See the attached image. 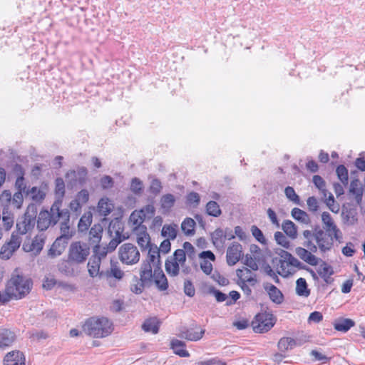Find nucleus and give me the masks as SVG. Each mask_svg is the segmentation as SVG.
<instances>
[{"instance_id":"1","label":"nucleus","mask_w":365,"mask_h":365,"mask_svg":"<svg viewBox=\"0 0 365 365\" xmlns=\"http://www.w3.org/2000/svg\"><path fill=\"white\" fill-rule=\"evenodd\" d=\"M140 277L143 282H153L160 291L168 288L166 276L160 267V257L157 248H150L146 260L143 263Z\"/></svg>"},{"instance_id":"2","label":"nucleus","mask_w":365,"mask_h":365,"mask_svg":"<svg viewBox=\"0 0 365 365\" xmlns=\"http://www.w3.org/2000/svg\"><path fill=\"white\" fill-rule=\"evenodd\" d=\"M32 285L31 279L19 274L12 275L6 283L5 293L11 299H21L30 292Z\"/></svg>"},{"instance_id":"3","label":"nucleus","mask_w":365,"mask_h":365,"mask_svg":"<svg viewBox=\"0 0 365 365\" xmlns=\"http://www.w3.org/2000/svg\"><path fill=\"white\" fill-rule=\"evenodd\" d=\"M83 331L93 338H103L111 334L112 323L106 317H91L86 321Z\"/></svg>"},{"instance_id":"4","label":"nucleus","mask_w":365,"mask_h":365,"mask_svg":"<svg viewBox=\"0 0 365 365\" xmlns=\"http://www.w3.org/2000/svg\"><path fill=\"white\" fill-rule=\"evenodd\" d=\"M280 257H275L272 262L274 267L277 269L278 274L283 277H287L293 274L296 269H302V264L297 258L293 257L289 252L282 250Z\"/></svg>"},{"instance_id":"5","label":"nucleus","mask_w":365,"mask_h":365,"mask_svg":"<svg viewBox=\"0 0 365 365\" xmlns=\"http://www.w3.org/2000/svg\"><path fill=\"white\" fill-rule=\"evenodd\" d=\"M61 203V200H56L52 205L50 211L41 210L39 212L37 220V228L38 230L44 231L58 222Z\"/></svg>"},{"instance_id":"6","label":"nucleus","mask_w":365,"mask_h":365,"mask_svg":"<svg viewBox=\"0 0 365 365\" xmlns=\"http://www.w3.org/2000/svg\"><path fill=\"white\" fill-rule=\"evenodd\" d=\"M186 258L183 250H177L173 256L170 257L165 262V270L168 274L175 277L179 274L180 268L182 272L187 274L190 272V268L185 265Z\"/></svg>"},{"instance_id":"7","label":"nucleus","mask_w":365,"mask_h":365,"mask_svg":"<svg viewBox=\"0 0 365 365\" xmlns=\"http://www.w3.org/2000/svg\"><path fill=\"white\" fill-rule=\"evenodd\" d=\"M90 255L89 246L82 242H73L68 249V259L76 264L84 263Z\"/></svg>"},{"instance_id":"8","label":"nucleus","mask_w":365,"mask_h":365,"mask_svg":"<svg viewBox=\"0 0 365 365\" xmlns=\"http://www.w3.org/2000/svg\"><path fill=\"white\" fill-rule=\"evenodd\" d=\"M140 256L137 247L131 243H125L118 250L119 259L127 265L137 264L140 260Z\"/></svg>"},{"instance_id":"9","label":"nucleus","mask_w":365,"mask_h":365,"mask_svg":"<svg viewBox=\"0 0 365 365\" xmlns=\"http://www.w3.org/2000/svg\"><path fill=\"white\" fill-rule=\"evenodd\" d=\"M274 323L273 314L264 312L255 317V319L252 322V327L256 333H264L271 329Z\"/></svg>"},{"instance_id":"10","label":"nucleus","mask_w":365,"mask_h":365,"mask_svg":"<svg viewBox=\"0 0 365 365\" xmlns=\"http://www.w3.org/2000/svg\"><path fill=\"white\" fill-rule=\"evenodd\" d=\"M22 242V238L15 232L11 234L9 242L3 245L0 250V258L1 259H9L14 253L19 248Z\"/></svg>"},{"instance_id":"11","label":"nucleus","mask_w":365,"mask_h":365,"mask_svg":"<svg viewBox=\"0 0 365 365\" xmlns=\"http://www.w3.org/2000/svg\"><path fill=\"white\" fill-rule=\"evenodd\" d=\"M108 232L110 236L113 237V239L110 241L107 248H108L110 252H112L125 239L121 234L123 229L120 222L118 221H112L110 223Z\"/></svg>"},{"instance_id":"12","label":"nucleus","mask_w":365,"mask_h":365,"mask_svg":"<svg viewBox=\"0 0 365 365\" xmlns=\"http://www.w3.org/2000/svg\"><path fill=\"white\" fill-rule=\"evenodd\" d=\"M314 236L322 252H326L331 248L333 245V238H334L333 233L319 230L315 232Z\"/></svg>"},{"instance_id":"13","label":"nucleus","mask_w":365,"mask_h":365,"mask_svg":"<svg viewBox=\"0 0 365 365\" xmlns=\"http://www.w3.org/2000/svg\"><path fill=\"white\" fill-rule=\"evenodd\" d=\"M58 221H60L61 237L68 240L72 237V233L70 232V213L68 210L59 209Z\"/></svg>"},{"instance_id":"14","label":"nucleus","mask_w":365,"mask_h":365,"mask_svg":"<svg viewBox=\"0 0 365 365\" xmlns=\"http://www.w3.org/2000/svg\"><path fill=\"white\" fill-rule=\"evenodd\" d=\"M242 255V245L238 242L232 243L227 250V263L230 266L235 265L240 259Z\"/></svg>"},{"instance_id":"15","label":"nucleus","mask_w":365,"mask_h":365,"mask_svg":"<svg viewBox=\"0 0 365 365\" xmlns=\"http://www.w3.org/2000/svg\"><path fill=\"white\" fill-rule=\"evenodd\" d=\"M200 259V265L202 271L205 274H210L212 271V264L211 262L215 260V255L211 251H203L199 254Z\"/></svg>"},{"instance_id":"16","label":"nucleus","mask_w":365,"mask_h":365,"mask_svg":"<svg viewBox=\"0 0 365 365\" xmlns=\"http://www.w3.org/2000/svg\"><path fill=\"white\" fill-rule=\"evenodd\" d=\"M322 221L323 222L324 228L326 230V232L333 233L334 238L336 240H338L340 237V230L337 228L331 215L328 212H322Z\"/></svg>"},{"instance_id":"17","label":"nucleus","mask_w":365,"mask_h":365,"mask_svg":"<svg viewBox=\"0 0 365 365\" xmlns=\"http://www.w3.org/2000/svg\"><path fill=\"white\" fill-rule=\"evenodd\" d=\"M236 275L237 277V282H247L252 287L257 283V275L247 267L237 269L236 270Z\"/></svg>"},{"instance_id":"18","label":"nucleus","mask_w":365,"mask_h":365,"mask_svg":"<svg viewBox=\"0 0 365 365\" xmlns=\"http://www.w3.org/2000/svg\"><path fill=\"white\" fill-rule=\"evenodd\" d=\"M24 354L18 350L11 351L6 354L4 365H25Z\"/></svg>"},{"instance_id":"19","label":"nucleus","mask_w":365,"mask_h":365,"mask_svg":"<svg viewBox=\"0 0 365 365\" xmlns=\"http://www.w3.org/2000/svg\"><path fill=\"white\" fill-rule=\"evenodd\" d=\"M145 219V214H143L142 211L135 210L131 213L128 224L133 232L140 231L141 227H146L143 225Z\"/></svg>"},{"instance_id":"20","label":"nucleus","mask_w":365,"mask_h":365,"mask_svg":"<svg viewBox=\"0 0 365 365\" xmlns=\"http://www.w3.org/2000/svg\"><path fill=\"white\" fill-rule=\"evenodd\" d=\"M77 264L75 262L69 260H62L58 264V269L62 274L68 276L74 277L78 274L80 272Z\"/></svg>"},{"instance_id":"21","label":"nucleus","mask_w":365,"mask_h":365,"mask_svg":"<svg viewBox=\"0 0 365 365\" xmlns=\"http://www.w3.org/2000/svg\"><path fill=\"white\" fill-rule=\"evenodd\" d=\"M140 231H137L133 232V234L136 236V242L138 245L142 249H150V248H157L156 246L153 247L150 243V238L149 235L147 232L146 227H141ZM150 250H148L149 251Z\"/></svg>"},{"instance_id":"22","label":"nucleus","mask_w":365,"mask_h":365,"mask_svg":"<svg viewBox=\"0 0 365 365\" xmlns=\"http://www.w3.org/2000/svg\"><path fill=\"white\" fill-rule=\"evenodd\" d=\"M296 255L303 261L312 266L318 264L319 259L308 250L298 247L295 249Z\"/></svg>"},{"instance_id":"23","label":"nucleus","mask_w":365,"mask_h":365,"mask_svg":"<svg viewBox=\"0 0 365 365\" xmlns=\"http://www.w3.org/2000/svg\"><path fill=\"white\" fill-rule=\"evenodd\" d=\"M263 287L273 302L276 304H281L282 302L283 294L277 287L267 282L264 283Z\"/></svg>"},{"instance_id":"24","label":"nucleus","mask_w":365,"mask_h":365,"mask_svg":"<svg viewBox=\"0 0 365 365\" xmlns=\"http://www.w3.org/2000/svg\"><path fill=\"white\" fill-rule=\"evenodd\" d=\"M344 223L346 225H354L358 222L357 211L355 208L344 207L341 212Z\"/></svg>"},{"instance_id":"25","label":"nucleus","mask_w":365,"mask_h":365,"mask_svg":"<svg viewBox=\"0 0 365 365\" xmlns=\"http://www.w3.org/2000/svg\"><path fill=\"white\" fill-rule=\"evenodd\" d=\"M205 333V330L200 328H190L185 331H182L180 336L189 341H198L200 340Z\"/></svg>"},{"instance_id":"26","label":"nucleus","mask_w":365,"mask_h":365,"mask_svg":"<svg viewBox=\"0 0 365 365\" xmlns=\"http://www.w3.org/2000/svg\"><path fill=\"white\" fill-rule=\"evenodd\" d=\"M36 207L34 205H30L27 207L24 215L21 218L23 221H25L27 229L31 230L34 228L36 222Z\"/></svg>"},{"instance_id":"27","label":"nucleus","mask_w":365,"mask_h":365,"mask_svg":"<svg viewBox=\"0 0 365 365\" xmlns=\"http://www.w3.org/2000/svg\"><path fill=\"white\" fill-rule=\"evenodd\" d=\"M16 339L15 334L7 329H0V347L11 345Z\"/></svg>"},{"instance_id":"28","label":"nucleus","mask_w":365,"mask_h":365,"mask_svg":"<svg viewBox=\"0 0 365 365\" xmlns=\"http://www.w3.org/2000/svg\"><path fill=\"white\" fill-rule=\"evenodd\" d=\"M45 240L46 237L44 234L38 235L34 239L29 249H27L26 247L24 245L23 247V249L26 252L34 251L36 253H39L43 247Z\"/></svg>"},{"instance_id":"29","label":"nucleus","mask_w":365,"mask_h":365,"mask_svg":"<svg viewBox=\"0 0 365 365\" xmlns=\"http://www.w3.org/2000/svg\"><path fill=\"white\" fill-rule=\"evenodd\" d=\"M113 209V205L108 197L101 198L98 204L97 210L102 216L108 215Z\"/></svg>"},{"instance_id":"30","label":"nucleus","mask_w":365,"mask_h":365,"mask_svg":"<svg viewBox=\"0 0 365 365\" xmlns=\"http://www.w3.org/2000/svg\"><path fill=\"white\" fill-rule=\"evenodd\" d=\"M349 193L354 196L357 204H360L362 200L363 190L359 180H351L349 186Z\"/></svg>"},{"instance_id":"31","label":"nucleus","mask_w":365,"mask_h":365,"mask_svg":"<svg viewBox=\"0 0 365 365\" xmlns=\"http://www.w3.org/2000/svg\"><path fill=\"white\" fill-rule=\"evenodd\" d=\"M103 275L105 277L114 278L120 281L123 278L125 274L116 263L111 262L110 267L103 273Z\"/></svg>"},{"instance_id":"32","label":"nucleus","mask_w":365,"mask_h":365,"mask_svg":"<svg viewBox=\"0 0 365 365\" xmlns=\"http://www.w3.org/2000/svg\"><path fill=\"white\" fill-rule=\"evenodd\" d=\"M63 240H64L63 238L60 237H58L54 241L51 247L48 250L49 256H51L52 257H56L61 255L63 253V252L64 251V249H65L64 244L66 243V242H64L63 243H62Z\"/></svg>"},{"instance_id":"33","label":"nucleus","mask_w":365,"mask_h":365,"mask_svg":"<svg viewBox=\"0 0 365 365\" xmlns=\"http://www.w3.org/2000/svg\"><path fill=\"white\" fill-rule=\"evenodd\" d=\"M355 323L350 319H338L334 322V327L336 330L346 332L354 326Z\"/></svg>"},{"instance_id":"34","label":"nucleus","mask_w":365,"mask_h":365,"mask_svg":"<svg viewBox=\"0 0 365 365\" xmlns=\"http://www.w3.org/2000/svg\"><path fill=\"white\" fill-rule=\"evenodd\" d=\"M170 346L175 354L181 357H188L190 356L189 352L185 349V344L183 341L173 339L171 341Z\"/></svg>"},{"instance_id":"35","label":"nucleus","mask_w":365,"mask_h":365,"mask_svg":"<svg viewBox=\"0 0 365 365\" xmlns=\"http://www.w3.org/2000/svg\"><path fill=\"white\" fill-rule=\"evenodd\" d=\"M211 238L213 245L216 247H222L226 241L224 230L218 228L216 229L211 235Z\"/></svg>"},{"instance_id":"36","label":"nucleus","mask_w":365,"mask_h":365,"mask_svg":"<svg viewBox=\"0 0 365 365\" xmlns=\"http://www.w3.org/2000/svg\"><path fill=\"white\" fill-rule=\"evenodd\" d=\"M100 265L101 262L99 259L91 258L88 262V271L90 277H95L98 275H103V273H100Z\"/></svg>"},{"instance_id":"37","label":"nucleus","mask_w":365,"mask_h":365,"mask_svg":"<svg viewBox=\"0 0 365 365\" xmlns=\"http://www.w3.org/2000/svg\"><path fill=\"white\" fill-rule=\"evenodd\" d=\"M103 227L100 224H95L89 232V240L92 243H98L102 237Z\"/></svg>"},{"instance_id":"38","label":"nucleus","mask_w":365,"mask_h":365,"mask_svg":"<svg viewBox=\"0 0 365 365\" xmlns=\"http://www.w3.org/2000/svg\"><path fill=\"white\" fill-rule=\"evenodd\" d=\"M195 222L190 217H186L181 224V230L185 235L192 236L195 234Z\"/></svg>"},{"instance_id":"39","label":"nucleus","mask_w":365,"mask_h":365,"mask_svg":"<svg viewBox=\"0 0 365 365\" xmlns=\"http://www.w3.org/2000/svg\"><path fill=\"white\" fill-rule=\"evenodd\" d=\"M142 329L146 332L157 334L159 329V322L156 318L148 319L143 324Z\"/></svg>"},{"instance_id":"40","label":"nucleus","mask_w":365,"mask_h":365,"mask_svg":"<svg viewBox=\"0 0 365 365\" xmlns=\"http://www.w3.org/2000/svg\"><path fill=\"white\" fill-rule=\"evenodd\" d=\"M178 228V227L175 224L165 225L163 227L161 235L167 239L174 240L177 236Z\"/></svg>"},{"instance_id":"41","label":"nucleus","mask_w":365,"mask_h":365,"mask_svg":"<svg viewBox=\"0 0 365 365\" xmlns=\"http://www.w3.org/2000/svg\"><path fill=\"white\" fill-rule=\"evenodd\" d=\"M296 293L301 297H307L310 294V290L307 287V284L304 278H299L296 282Z\"/></svg>"},{"instance_id":"42","label":"nucleus","mask_w":365,"mask_h":365,"mask_svg":"<svg viewBox=\"0 0 365 365\" xmlns=\"http://www.w3.org/2000/svg\"><path fill=\"white\" fill-rule=\"evenodd\" d=\"M175 202V197L172 194H165L160 199V205L162 209L168 212L173 207Z\"/></svg>"},{"instance_id":"43","label":"nucleus","mask_w":365,"mask_h":365,"mask_svg":"<svg viewBox=\"0 0 365 365\" xmlns=\"http://www.w3.org/2000/svg\"><path fill=\"white\" fill-rule=\"evenodd\" d=\"M297 344L296 341L291 337H283L278 342V349L282 352H285L292 349Z\"/></svg>"},{"instance_id":"44","label":"nucleus","mask_w":365,"mask_h":365,"mask_svg":"<svg viewBox=\"0 0 365 365\" xmlns=\"http://www.w3.org/2000/svg\"><path fill=\"white\" fill-rule=\"evenodd\" d=\"M283 231L292 239H295L297 235V227L290 220H285L282 225Z\"/></svg>"},{"instance_id":"45","label":"nucleus","mask_w":365,"mask_h":365,"mask_svg":"<svg viewBox=\"0 0 365 365\" xmlns=\"http://www.w3.org/2000/svg\"><path fill=\"white\" fill-rule=\"evenodd\" d=\"M2 223L6 231L11 230L14 223V215L10 212L4 210L2 213Z\"/></svg>"},{"instance_id":"46","label":"nucleus","mask_w":365,"mask_h":365,"mask_svg":"<svg viewBox=\"0 0 365 365\" xmlns=\"http://www.w3.org/2000/svg\"><path fill=\"white\" fill-rule=\"evenodd\" d=\"M322 198L324 201V203L328 207V208L334 213H338L339 211V205L336 202L334 195L328 192V195L326 197L322 196Z\"/></svg>"},{"instance_id":"47","label":"nucleus","mask_w":365,"mask_h":365,"mask_svg":"<svg viewBox=\"0 0 365 365\" xmlns=\"http://www.w3.org/2000/svg\"><path fill=\"white\" fill-rule=\"evenodd\" d=\"M146 284H150V283L143 282L141 277L140 279L135 277L130 284V291L135 294H140L143 290L144 285Z\"/></svg>"},{"instance_id":"48","label":"nucleus","mask_w":365,"mask_h":365,"mask_svg":"<svg viewBox=\"0 0 365 365\" xmlns=\"http://www.w3.org/2000/svg\"><path fill=\"white\" fill-rule=\"evenodd\" d=\"M313 183L320 191L324 197L328 195V190L326 189V182L319 175H314L312 179Z\"/></svg>"},{"instance_id":"49","label":"nucleus","mask_w":365,"mask_h":365,"mask_svg":"<svg viewBox=\"0 0 365 365\" xmlns=\"http://www.w3.org/2000/svg\"><path fill=\"white\" fill-rule=\"evenodd\" d=\"M291 215L294 219L301 222L307 223L309 222V216L307 213L299 208H293L291 212Z\"/></svg>"},{"instance_id":"50","label":"nucleus","mask_w":365,"mask_h":365,"mask_svg":"<svg viewBox=\"0 0 365 365\" xmlns=\"http://www.w3.org/2000/svg\"><path fill=\"white\" fill-rule=\"evenodd\" d=\"M16 170H19L21 173V176L18 177L15 182V187L17 189V192H24L26 188V184L25 182V180L24 178V173L22 172V168L21 165H16Z\"/></svg>"},{"instance_id":"51","label":"nucleus","mask_w":365,"mask_h":365,"mask_svg":"<svg viewBox=\"0 0 365 365\" xmlns=\"http://www.w3.org/2000/svg\"><path fill=\"white\" fill-rule=\"evenodd\" d=\"M207 213L213 217H218L222 212L219 205L215 201H210L206 205Z\"/></svg>"},{"instance_id":"52","label":"nucleus","mask_w":365,"mask_h":365,"mask_svg":"<svg viewBox=\"0 0 365 365\" xmlns=\"http://www.w3.org/2000/svg\"><path fill=\"white\" fill-rule=\"evenodd\" d=\"M318 274L327 282L328 279L333 274V270L331 266L325 262H323L319 267Z\"/></svg>"},{"instance_id":"53","label":"nucleus","mask_w":365,"mask_h":365,"mask_svg":"<svg viewBox=\"0 0 365 365\" xmlns=\"http://www.w3.org/2000/svg\"><path fill=\"white\" fill-rule=\"evenodd\" d=\"M286 197L295 205H300L299 196L296 193L294 189L291 186H287L284 189Z\"/></svg>"},{"instance_id":"54","label":"nucleus","mask_w":365,"mask_h":365,"mask_svg":"<svg viewBox=\"0 0 365 365\" xmlns=\"http://www.w3.org/2000/svg\"><path fill=\"white\" fill-rule=\"evenodd\" d=\"M336 173L339 180L341 182V183L346 186L348 185L349 178H348V170L344 165H339L336 168Z\"/></svg>"},{"instance_id":"55","label":"nucleus","mask_w":365,"mask_h":365,"mask_svg":"<svg viewBox=\"0 0 365 365\" xmlns=\"http://www.w3.org/2000/svg\"><path fill=\"white\" fill-rule=\"evenodd\" d=\"M200 202V197L197 192H190L186 196L187 204L192 207H197Z\"/></svg>"},{"instance_id":"56","label":"nucleus","mask_w":365,"mask_h":365,"mask_svg":"<svg viewBox=\"0 0 365 365\" xmlns=\"http://www.w3.org/2000/svg\"><path fill=\"white\" fill-rule=\"evenodd\" d=\"M274 239L277 244L282 246L284 248H289L290 242L287 237L281 232H276L274 234Z\"/></svg>"},{"instance_id":"57","label":"nucleus","mask_w":365,"mask_h":365,"mask_svg":"<svg viewBox=\"0 0 365 365\" xmlns=\"http://www.w3.org/2000/svg\"><path fill=\"white\" fill-rule=\"evenodd\" d=\"M108 252H110L108 248L106 247L96 246L93 250L94 255L93 258L99 259L101 262V259L106 257Z\"/></svg>"},{"instance_id":"58","label":"nucleus","mask_w":365,"mask_h":365,"mask_svg":"<svg viewBox=\"0 0 365 365\" xmlns=\"http://www.w3.org/2000/svg\"><path fill=\"white\" fill-rule=\"evenodd\" d=\"M31 198L36 202L41 201L44 198L45 194L36 187H33L29 192Z\"/></svg>"},{"instance_id":"59","label":"nucleus","mask_w":365,"mask_h":365,"mask_svg":"<svg viewBox=\"0 0 365 365\" xmlns=\"http://www.w3.org/2000/svg\"><path fill=\"white\" fill-rule=\"evenodd\" d=\"M24 202L23 193L21 192H16L11 197V204L17 209L21 208Z\"/></svg>"},{"instance_id":"60","label":"nucleus","mask_w":365,"mask_h":365,"mask_svg":"<svg viewBox=\"0 0 365 365\" xmlns=\"http://www.w3.org/2000/svg\"><path fill=\"white\" fill-rule=\"evenodd\" d=\"M143 182L137 178H134L131 181L130 190L134 193H140L143 190Z\"/></svg>"},{"instance_id":"61","label":"nucleus","mask_w":365,"mask_h":365,"mask_svg":"<svg viewBox=\"0 0 365 365\" xmlns=\"http://www.w3.org/2000/svg\"><path fill=\"white\" fill-rule=\"evenodd\" d=\"M162 190V184L161 182L158 179H153L150 185V192L157 195Z\"/></svg>"},{"instance_id":"62","label":"nucleus","mask_w":365,"mask_h":365,"mask_svg":"<svg viewBox=\"0 0 365 365\" xmlns=\"http://www.w3.org/2000/svg\"><path fill=\"white\" fill-rule=\"evenodd\" d=\"M30 229H27V225L25 224V221H23L21 219L17 221L16 222V230L14 231L19 236L25 235L27 233Z\"/></svg>"},{"instance_id":"63","label":"nucleus","mask_w":365,"mask_h":365,"mask_svg":"<svg viewBox=\"0 0 365 365\" xmlns=\"http://www.w3.org/2000/svg\"><path fill=\"white\" fill-rule=\"evenodd\" d=\"M251 232L255 238L261 243H264L266 240L262 232L255 225L252 226Z\"/></svg>"},{"instance_id":"64","label":"nucleus","mask_w":365,"mask_h":365,"mask_svg":"<svg viewBox=\"0 0 365 365\" xmlns=\"http://www.w3.org/2000/svg\"><path fill=\"white\" fill-rule=\"evenodd\" d=\"M91 223V217L83 215L81 217L78 222V229L81 231L88 229V226Z\"/></svg>"}]
</instances>
